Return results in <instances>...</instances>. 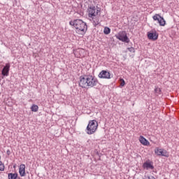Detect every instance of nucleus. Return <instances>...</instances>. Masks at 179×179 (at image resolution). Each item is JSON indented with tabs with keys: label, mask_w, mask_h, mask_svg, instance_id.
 Listing matches in <instances>:
<instances>
[{
	"label": "nucleus",
	"mask_w": 179,
	"mask_h": 179,
	"mask_svg": "<svg viewBox=\"0 0 179 179\" xmlns=\"http://www.w3.org/2000/svg\"><path fill=\"white\" fill-rule=\"evenodd\" d=\"M31 110L34 113H37V111H38V106L36 104L32 105V106L31 107Z\"/></svg>",
	"instance_id": "16"
},
{
	"label": "nucleus",
	"mask_w": 179,
	"mask_h": 179,
	"mask_svg": "<svg viewBox=\"0 0 179 179\" xmlns=\"http://www.w3.org/2000/svg\"><path fill=\"white\" fill-rule=\"evenodd\" d=\"M148 38L149 40H152V41H156L159 38V34L157 32H148Z\"/></svg>",
	"instance_id": "10"
},
{
	"label": "nucleus",
	"mask_w": 179,
	"mask_h": 179,
	"mask_svg": "<svg viewBox=\"0 0 179 179\" xmlns=\"http://www.w3.org/2000/svg\"><path fill=\"white\" fill-rule=\"evenodd\" d=\"M115 37L117 40H120V41H122L123 43H129V38L127 36V31H120L115 35Z\"/></svg>",
	"instance_id": "4"
},
{
	"label": "nucleus",
	"mask_w": 179,
	"mask_h": 179,
	"mask_svg": "<svg viewBox=\"0 0 179 179\" xmlns=\"http://www.w3.org/2000/svg\"><path fill=\"white\" fill-rule=\"evenodd\" d=\"M155 154L157 155V156H163L164 157H169V152L167 150L162 148H155Z\"/></svg>",
	"instance_id": "7"
},
{
	"label": "nucleus",
	"mask_w": 179,
	"mask_h": 179,
	"mask_svg": "<svg viewBox=\"0 0 179 179\" xmlns=\"http://www.w3.org/2000/svg\"><path fill=\"white\" fill-rule=\"evenodd\" d=\"M100 9H96V6H90L88 8V16L89 17H93L98 16V15H100Z\"/></svg>",
	"instance_id": "5"
},
{
	"label": "nucleus",
	"mask_w": 179,
	"mask_h": 179,
	"mask_svg": "<svg viewBox=\"0 0 179 179\" xmlns=\"http://www.w3.org/2000/svg\"><path fill=\"white\" fill-rule=\"evenodd\" d=\"M70 26H73L78 34H85L87 31V24L80 19H76L69 22Z\"/></svg>",
	"instance_id": "2"
},
{
	"label": "nucleus",
	"mask_w": 179,
	"mask_h": 179,
	"mask_svg": "<svg viewBox=\"0 0 179 179\" xmlns=\"http://www.w3.org/2000/svg\"><path fill=\"white\" fill-rule=\"evenodd\" d=\"M10 69V64L9 63L6 64V66L3 68L1 71V75L3 76H8Z\"/></svg>",
	"instance_id": "9"
},
{
	"label": "nucleus",
	"mask_w": 179,
	"mask_h": 179,
	"mask_svg": "<svg viewBox=\"0 0 179 179\" xmlns=\"http://www.w3.org/2000/svg\"><path fill=\"white\" fill-rule=\"evenodd\" d=\"M139 141L144 146H149L150 145V143L149 142V141L145 138V137H143V136H140Z\"/></svg>",
	"instance_id": "13"
},
{
	"label": "nucleus",
	"mask_w": 179,
	"mask_h": 179,
	"mask_svg": "<svg viewBox=\"0 0 179 179\" xmlns=\"http://www.w3.org/2000/svg\"><path fill=\"white\" fill-rule=\"evenodd\" d=\"M19 173L21 177H24L26 176V165L22 164L20 166Z\"/></svg>",
	"instance_id": "12"
},
{
	"label": "nucleus",
	"mask_w": 179,
	"mask_h": 179,
	"mask_svg": "<svg viewBox=\"0 0 179 179\" xmlns=\"http://www.w3.org/2000/svg\"><path fill=\"white\" fill-rule=\"evenodd\" d=\"M128 51H129V52H135V48L131 47V48H127Z\"/></svg>",
	"instance_id": "20"
},
{
	"label": "nucleus",
	"mask_w": 179,
	"mask_h": 179,
	"mask_svg": "<svg viewBox=\"0 0 179 179\" xmlns=\"http://www.w3.org/2000/svg\"><path fill=\"white\" fill-rule=\"evenodd\" d=\"M161 92H162V90H160V88H159V87H156L155 89V92L158 94H159Z\"/></svg>",
	"instance_id": "18"
},
{
	"label": "nucleus",
	"mask_w": 179,
	"mask_h": 179,
	"mask_svg": "<svg viewBox=\"0 0 179 179\" xmlns=\"http://www.w3.org/2000/svg\"><path fill=\"white\" fill-rule=\"evenodd\" d=\"M0 159H1V155H0Z\"/></svg>",
	"instance_id": "23"
},
{
	"label": "nucleus",
	"mask_w": 179,
	"mask_h": 179,
	"mask_svg": "<svg viewBox=\"0 0 179 179\" xmlns=\"http://www.w3.org/2000/svg\"><path fill=\"white\" fill-rule=\"evenodd\" d=\"M91 19L92 20V23L94 27H96V26H97V24H99V17L95 16V17H92Z\"/></svg>",
	"instance_id": "15"
},
{
	"label": "nucleus",
	"mask_w": 179,
	"mask_h": 179,
	"mask_svg": "<svg viewBox=\"0 0 179 179\" xmlns=\"http://www.w3.org/2000/svg\"><path fill=\"white\" fill-rule=\"evenodd\" d=\"M5 170V166L3 165H0V171H3Z\"/></svg>",
	"instance_id": "21"
},
{
	"label": "nucleus",
	"mask_w": 179,
	"mask_h": 179,
	"mask_svg": "<svg viewBox=\"0 0 179 179\" xmlns=\"http://www.w3.org/2000/svg\"><path fill=\"white\" fill-rule=\"evenodd\" d=\"M18 174L17 173H8V179H20V177H18Z\"/></svg>",
	"instance_id": "14"
},
{
	"label": "nucleus",
	"mask_w": 179,
	"mask_h": 179,
	"mask_svg": "<svg viewBox=\"0 0 179 179\" xmlns=\"http://www.w3.org/2000/svg\"><path fill=\"white\" fill-rule=\"evenodd\" d=\"M99 85V80L93 76H85L80 77L79 86L83 87V89H86V87H94Z\"/></svg>",
	"instance_id": "1"
},
{
	"label": "nucleus",
	"mask_w": 179,
	"mask_h": 179,
	"mask_svg": "<svg viewBox=\"0 0 179 179\" xmlns=\"http://www.w3.org/2000/svg\"><path fill=\"white\" fill-rule=\"evenodd\" d=\"M143 169H145L146 170H155V166H153V162L150 161H147L144 162L143 164Z\"/></svg>",
	"instance_id": "11"
},
{
	"label": "nucleus",
	"mask_w": 179,
	"mask_h": 179,
	"mask_svg": "<svg viewBox=\"0 0 179 179\" xmlns=\"http://www.w3.org/2000/svg\"><path fill=\"white\" fill-rule=\"evenodd\" d=\"M120 86H125V80L122 78H120Z\"/></svg>",
	"instance_id": "19"
},
{
	"label": "nucleus",
	"mask_w": 179,
	"mask_h": 179,
	"mask_svg": "<svg viewBox=\"0 0 179 179\" xmlns=\"http://www.w3.org/2000/svg\"><path fill=\"white\" fill-rule=\"evenodd\" d=\"M152 19L155 21L157 20L159 26H166V20L163 17H161L159 14H155L152 16Z\"/></svg>",
	"instance_id": "6"
},
{
	"label": "nucleus",
	"mask_w": 179,
	"mask_h": 179,
	"mask_svg": "<svg viewBox=\"0 0 179 179\" xmlns=\"http://www.w3.org/2000/svg\"><path fill=\"white\" fill-rule=\"evenodd\" d=\"M104 34H110L111 33V29L109 27H106L103 29Z\"/></svg>",
	"instance_id": "17"
},
{
	"label": "nucleus",
	"mask_w": 179,
	"mask_h": 179,
	"mask_svg": "<svg viewBox=\"0 0 179 179\" xmlns=\"http://www.w3.org/2000/svg\"><path fill=\"white\" fill-rule=\"evenodd\" d=\"M99 123L97 121H96V120H90L86 128V132L87 135H93V134L97 131Z\"/></svg>",
	"instance_id": "3"
},
{
	"label": "nucleus",
	"mask_w": 179,
	"mask_h": 179,
	"mask_svg": "<svg viewBox=\"0 0 179 179\" xmlns=\"http://www.w3.org/2000/svg\"><path fill=\"white\" fill-rule=\"evenodd\" d=\"M98 77L100 79H111L110 72L107 70H102L98 75Z\"/></svg>",
	"instance_id": "8"
},
{
	"label": "nucleus",
	"mask_w": 179,
	"mask_h": 179,
	"mask_svg": "<svg viewBox=\"0 0 179 179\" xmlns=\"http://www.w3.org/2000/svg\"><path fill=\"white\" fill-rule=\"evenodd\" d=\"M6 153H7L8 156H10V150H8L6 151Z\"/></svg>",
	"instance_id": "22"
}]
</instances>
